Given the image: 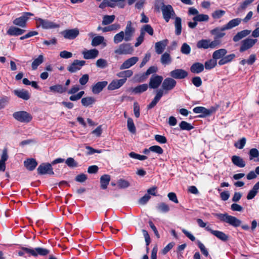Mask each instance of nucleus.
Returning <instances> with one entry per match:
<instances>
[{"instance_id":"nucleus-51","label":"nucleus","mask_w":259,"mask_h":259,"mask_svg":"<svg viewBox=\"0 0 259 259\" xmlns=\"http://www.w3.org/2000/svg\"><path fill=\"white\" fill-rule=\"evenodd\" d=\"M127 126L128 130L132 133L135 134L136 131V127L133 120L131 118H128L127 121Z\"/></svg>"},{"instance_id":"nucleus-37","label":"nucleus","mask_w":259,"mask_h":259,"mask_svg":"<svg viewBox=\"0 0 259 259\" xmlns=\"http://www.w3.org/2000/svg\"><path fill=\"white\" fill-rule=\"evenodd\" d=\"M110 181V176L108 175H104L100 178L101 188L106 189Z\"/></svg>"},{"instance_id":"nucleus-59","label":"nucleus","mask_w":259,"mask_h":259,"mask_svg":"<svg viewBox=\"0 0 259 259\" xmlns=\"http://www.w3.org/2000/svg\"><path fill=\"white\" fill-rule=\"evenodd\" d=\"M118 186L120 188H126L130 186V183L123 179H120L117 182Z\"/></svg>"},{"instance_id":"nucleus-6","label":"nucleus","mask_w":259,"mask_h":259,"mask_svg":"<svg viewBox=\"0 0 259 259\" xmlns=\"http://www.w3.org/2000/svg\"><path fill=\"white\" fill-rule=\"evenodd\" d=\"M23 249L27 253V254L34 256H36L38 255L42 256L46 255L50 252L49 250L41 247H36L35 249L23 248Z\"/></svg>"},{"instance_id":"nucleus-30","label":"nucleus","mask_w":259,"mask_h":259,"mask_svg":"<svg viewBox=\"0 0 259 259\" xmlns=\"http://www.w3.org/2000/svg\"><path fill=\"white\" fill-rule=\"evenodd\" d=\"M242 19L241 18H235L233 19L230 21L226 25H224L225 27V29L227 30H229L232 29L233 28L238 26L241 22Z\"/></svg>"},{"instance_id":"nucleus-9","label":"nucleus","mask_w":259,"mask_h":259,"mask_svg":"<svg viewBox=\"0 0 259 259\" xmlns=\"http://www.w3.org/2000/svg\"><path fill=\"white\" fill-rule=\"evenodd\" d=\"M157 70V68L155 66L150 67L147 71L142 74H137L134 77V79L136 82H140L143 81L147 76L153 73H155Z\"/></svg>"},{"instance_id":"nucleus-22","label":"nucleus","mask_w":259,"mask_h":259,"mask_svg":"<svg viewBox=\"0 0 259 259\" xmlns=\"http://www.w3.org/2000/svg\"><path fill=\"white\" fill-rule=\"evenodd\" d=\"M193 111L195 113H201L202 115L199 116L201 117L209 115L213 112L212 109H207L201 106L195 107Z\"/></svg>"},{"instance_id":"nucleus-47","label":"nucleus","mask_w":259,"mask_h":259,"mask_svg":"<svg viewBox=\"0 0 259 259\" xmlns=\"http://www.w3.org/2000/svg\"><path fill=\"white\" fill-rule=\"evenodd\" d=\"M114 15H105L103 17L102 24L103 25H107L112 23L115 19Z\"/></svg>"},{"instance_id":"nucleus-18","label":"nucleus","mask_w":259,"mask_h":259,"mask_svg":"<svg viewBox=\"0 0 259 259\" xmlns=\"http://www.w3.org/2000/svg\"><path fill=\"white\" fill-rule=\"evenodd\" d=\"M139 58L137 57H133L126 60L120 66V70L128 69L134 66L138 61Z\"/></svg>"},{"instance_id":"nucleus-24","label":"nucleus","mask_w":259,"mask_h":259,"mask_svg":"<svg viewBox=\"0 0 259 259\" xmlns=\"http://www.w3.org/2000/svg\"><path fill=\"white\" fill-rule=\"evenodd\" d=\"M225 30H227V29H225V27L223 26L221 27H216L211 30L210 33L215 35L214 38L219 39V38L223 37L226 35V33L223 32Z\"/></svg>"},{"instance_id":"nucleus-4","label":"nucleus","mask_w":259,"mask_h":259,"mask_svg":"<svg viewBox=\"0 0 259 259\" xmlns=\"http://www.w3.org/2000/svg\"><path fill=\"white\" fill-rule=\"evenodd\" d=\"M13 117L17 121L24 123H28L32 119L31 114L25 111L15 112L13 114Z\"/></svg>"},{"instance_id":"nucleus-64","label":"nucleus","mask_w":259,"mask_h":259,"mask_svg":"<svg viewBox=\"0 0 259 259\" xmlns=\"http://www.w3.org/2000/svg\"><path fill=\"white\" fill-rule=\"evenodd\" d=\"M150 196L149 194H146L143 197H141L138 201V202L141 205H145L147 203L150 198Z\"/></svg>"},{"instance_id":"nucleus-55","label":"nucleus","mask_w":259,"mask_h":259,"mask_svg":"<svg viewBox=\"0 0 259 259\" xmlns=\"http://www.w3.org/2000/svg\"><path fill=\"white\" fill-rule=\"evenodd\" d=\"M221 44V41L217 38H214V40L212 41H211L210 39H209V48L212 49L217 48L220 46Z\"/></svg>"},{"instance_id":"nucleus-33","label":"nucleus","mask_w":259,"mask_h":259,"mask_svg":"<svg viewBox=\"0 0 259 259\" xmlns=\"http://www.w3.org/2000/svg\"><path fill=\"white\" fill-rule=\"evenodd\" d=\"M227 53V51L225 49H220L218 50L215 51L212 53V58L214 59L216 61L218 59H222L224 56H225Z\"/></svg>"},{"instance_id":"nucleus-14","label":"nucleus","mask_w":259,"mask_h":259,"mask_svg":"<svg viewBox=\"0 0 259 259\" xmlns=\"http://www.w3.org/2000/svg\"><path fill=\"white\" fill-rule=\"evenodd\" d=\"M79 30L77 28L66 29L61 32V34L66 39H73L79 34Z\"/></svg>"},{"instance_id":"nucleus-21","label":"nucleus","mask_w":259,"mask_h":259,"mask_svg":"<svg viewBox=\"0 0 259 259\" xmlns=\"http://www.w3.org/2000/svg\"><path fill=\"white\" fill-rule=\"evenodd\" d=\"M108 84L107 81H99L94 84L92 88V91L94 94H98Z\"/></svg>"},{"instance_id":"nucleus-49","label":"nucleus","mask_w":259,"mask_h":259,"mask_svg":"<svg viewBox=\"0 0 259 259\" xmlns=\"http://www.w3.org/2000/svg\"><path fill=\"white\" fill-rule=\"evenodd\" d=\"M209 20V16L206 14H198L193 18L194 21L203 22L208 21Z\"/></svg>"},{"instance_id":"nucleus-28","label":"nucleus","mask_w":259,"mask_h":259,"mask_svg":"<svg viewBox=\"0 0 259 259\" xmlns=\"http://www.w3.org/2000/svg\"><path fill=\"white\" fill-rule=\"evenodd\" d=\"M236 57L235 54H231L228 55H225L223 57L222 59L220 60L218 62V64L220 66L229 63L233 61Z\"/></svg>"},{"instance_id":"nucleus-16","label":"nucleus","mask_w":259,"mask_h":259,"mask_svg":"<svg viewBox=\"0 0 259 259\" xmlns=\"http://www.w3.org/2000/svg\"><path fill=\"white\" fill-rule=\"evenodd\" d=\"M99 52L96 49H93L91 50H85L82 52L83 58L84 59H94L96 58L99 55Z\"/></svg>"},{"instance_id":"nucleus-35","label":"nucleus","mask_w":259,"mask_h":259,"mask_svg":"<svg viewBox=\"0 0 259 259\" xmlns=\"http://www.w3.org/2000/svg\"><path fill=\"white\" fill-rule=\"evenodd\" d=\"M204 65L203 64L199 62L194 63L191 67L190 70L192 73H199L204 70Z\"/></svg>"},{"instance_id":"nucleus-25","label":"nucleus","mask_w":259,"mask_h":259,"mask_svg":"<svg viewBox=\"0 0 259 259\" xmlns=\"http://www.w3.org/2000/svg\"><path fill=\"white\" fill-rule=\"evenodd\" d=\"M24 165L28 170L32 171L36 167L37 162L35 159L28 158L24 161Z\"/></svg>"},{"instance_id":"nucleus-60","label":"nucleus","mask_w":259,"mask_h":259,"mask_svg":"<svg viewBox=\"0 0 259 259\" xmlns=\"http://www.w3.org/2000/svg\"><path fill=\"white\" fill-rule=\"evenodd\" d=\"M246 140L245 138H242L240 140L235 143V146L239 149H242L246 144Z\"/></svg>"},{"instance_id":"nucleus-58","label":"nucleus","mask_w":259,"mask_h":259,"mask_svg":"<svg viewBox=\"0 0 259 259\" xmlns=\"http://www.w3.org/2000/svg\"><path fill=\"white\" fill-rule=\"evenodd\" d=\"M191 51V48L187 43H184L181 48V52L183 54L188 55Z\"/></svg>"},{"instance_id":"nucleus-41","label":"nucleus","mask_w":259,"mask_h":259,"mask_svg":"<svg viewBox=\"0 0 259 259\" xmlns=\"http://www.w3.org/2000/svg\"><path fill=\"white\" fill-rule=\"evenodd\" d=\"M209 39H201L197 42V48L199 49H207L209 48Z\"/></svg>"},{"instance_id":"nucleus-48","label":"nucleus","mask_w":259,"mask_h":259,"mask_svg":"<svg viewBox=\"0 0 259 259\" xmlns=\"http://www.w3.org/2000/svg\"><path fill=\"white\" fill-rule=\"evenodd\" d=\"M217 64V61L212 58L205 62L204 66L207 70H210L213 68Z\"/></svg>"},{"instance_id":"nucleus-42","label":"nucleus","mask_w":259,"mask_h":259,"mask_svg":"<svg viewBox=\"0 0 259 259\" xmlns=\"http://www.w3.org/2000/svg\"><path fill=\"white\" fill-rule=\"evenodd\" d=\"M44 61V56L40 55L38 57L35 59L31 64V67L32 70H36L38 66L40 65Z\"/></svg>"},{"instance_id":"nucleus-52","label":"nucleus","mask_w":259,"mask_h":259,"mask_svg":"<svg viewBox=\"0 0 259 259\" xmlns=\"http://www.w3.org/2000/svg\"><path fill=\"white\" fill-rule=\"evenodd\" d=\"M179 126L182 130L190 131L192 130L194 127L189 123L182 121L180 123Z\"/></svg>"},{"instance_id":"nucleus-3","label":"nucleus","mask_w":259,"mask_h":259,"mask_svg":"<svg viewBox=\"0 0 259 259\" xmlns=\"http://www.w3.org/2000/svg\"><path fill=\"white\" fill-rule=\"evenodd\" d=\"M35 19L38 26H40L45 29H55L60 27L59 24L47 19H43L40 18H36Z\"/></svg>"},{"instance_id":"nucleus-62","label":"nucleus","mask_w":259,"mask_h":259,"mask_svg":"<svg viewBox=\"0 0 259 259\" xmlns=\"http://www.w3.org/2000/svg\"><path fill=\"white\" fill-rule=\"evenodd\" d=\"M225 14V11L222 10H216L212 14V17L214 19H219Z\"/></svg>"},{"instance_id":"nucleus-12","label":"nucleus","mask_w":259,"mask_h":259,"mask_svg":"<svg viewBox=\"0 0 259 259\" xmlns=\"http://www.w3.org/2000/svg\"><path fill=\"white\" fill-rule=\"evenodd\" d=\"M163 77L156 74L153 75L149 80V86L151 89L158 88L162 83Z\"/></svg>"},{"instance_id":"nucleus-40","label":"nucleus","mask_w":259,"mask_h":259,"mask_svg":"<svg viewBox=\"0 0 259 259\" xmlns=\"http://www.w3.org/2000/svg\"><path fill=\"white\" fill-rule=\"evenodd\" d=\"M171 61L172 59L170 55L167 52H165L161 56L160 62L163 65H166L170 64Z\"/></svg>"},{"instance_id":"nucleus-2","label":"nucleus","mask_w":259,"mask_h":259,"mask_svg":"<svg viewBox=\"0 0 259 259\" xmlns=\"http://www.w3.org/2000/svg\"><path fill=\"white\" fill-rule=\"evenodd\" d=\"M134 52L133 47L130 43L120 44L114 51L115 54L118 55H131Z\"/></svg>"},{"instance_id":"nucleus-63","label":"nucleus","mask_w":259,"mask_h":259,"mask_svg":"<svg viewBox=\"0 0 259 259\" xmlns=\"http://www.w3.org/2000/svg\"><path fill=\"white\" fill-rule=\"evenodd\" d=\"M197 244H198V246L199 248H200L201 252L205 256H207L208 255V252L207 249L205 248L204 244L199 240L197 241Z\"/></svg>"},{"instance_id":"nucleus-13","label":"nucleus","mask_w":259,"mask_h":259,"mask_svg":"<svg viewBox=\"0 0 259 259\" xmlns=\"http://www.w3.org/2000/svg\"><path fill=\"white\" fill-rule=\"evenodd\" d=\"M135 31V29L132 26V22L131 21H128L124 31L125 41H129L132 40Z\"/></svg>"},{"instance_id":"nucleus-61","label":"nucleus","mask_w":259,"mask_h":259,"mask_svg":"<svg viewBox=\"0 0 259 259\" xmlns=\"http://www.w3.org/2000/svg\"><path fill=\"white\" fill-rule=\"evenodd\" d=\"M66 164L70 167H77L78 165L77 163L74 160L73 158L69 157L65 161Z\"/></svg>"},{"instance_id":"nucleus-57","label":"nucleus","mask_w":259,"mask_h":259,"mask_svg":"<svg viewBox=\"0 0 259 259\" xmlns=\"http://www.w3.org/2000/svg\"><path fill=\"white\" fill-rule=\"evenodd\" d=\"M249 159L252 160L254 158H257L259 156V151L256 148H252L249 152Z\"/></svg>"},{"instance_id":"nucleus-45","label":"nucleus","mask_w":259,"mask_h":259,"mask_svg":"<svg viewBox=\"0 0 259 259\" xmlns=\"http://www.w3.org/2000/svg\"><path fill=\"white\" fill-rule=\"evenodd\" d=\"M133 74V72L131 70H126L121 71L117 74L118 77L122 78V79H126L128 77L132 76Z\"/></svg>"},{"instance_id":"nucleus-44","label":"nucleus","mask_w":259,"mask_h":259,"mask_svg":"<svg viewBox=\"0 0 259 259\" xmlns=\"http://www.w3.org/2000/svg\"><path fill=\"white\" fill-rule=\"evenodd\" d=\"M123 40L125 41L124 33L123 31H121L119 33L116 34L113 38V41L115 44H118Z\"/></svg>"},{"instance_id":"nucleus-32","label":"nucleus","mask_w":259,"mask_h":259,"mask_svg":"<svg viewBox=\"0 0 259 259\" xmlns=\"http://www.w3.org/2000/svg\"><path fill=\"white\" fill-rule=\"evenodd\" d=\"M96 101L95 98L93 97H87L82 98L81 100L82 105L85 107L92 106Z\"/></svg>"},{"instance_id":"nucleus-23","label":"nucleus","mask_w":259,"mask_h":259,"mask_svg":"<svg viewBox=\"0 0 259 259\" xmlns=\"http://www.w3.org/2000/svg\"><path fill=\"white\" fill-rule=\"evenodd\" d=\"M13 93L18 98L24 100H28L30 98V95L28 91L24 89L15 90Z\"/></svg>"},{"instance_id":"nucleus-34","label":"nucleus","mask_w":259,"mask_h":259,"mask_svg":"<svg viewBox=\"0 0 259 259\" xmlns=\"http://www.w3.org/2000/svg\"><path fill=\"white\" fill-rule=\"evenodd\" d=\"M175 27V34L180 35L182 32V19L180 17H176L174 22Z\"/></svg>"},{"instance_id":"nucleus-10","label":"nucleus","mask_w":259,"mask_h":259,"mask_svg":"<svg viewBox=\"0 0 259 259\" xmlns=\"http://www.w3.org/2000/svg\"><path fill=\"white\" fill-rule=\"evenodd\" d=\"M37 170L38 174L40 175L49 174L53 175L54 174L52 164L49 163H41L39 165Z\"/></svg>"},{"instance_id":"nucleus-20","label":"nucleus","mask_w":259,"mask_h":259,"mask_svg":"<svg viewBox=\"0 0 259 259\" xmlns=\"http://www.w3.org/2000/svg\"><path fill=\"white\" fill-rule=\"evenodd\" d=\"M168 40L167 39L158 41L155 44V52L157 54H161L163 53L165 47L168 44Z\"/></svg>"},{"instance_id":"nucleus-27","label":"nucleus","mask_w":259,"mask_h":259,"mask_svg":"<svg viewBox=\"0 0 259 259\" xmlns=\"http://www.w3.org/2000/svg\"><path fill=\"white\" fill-rule=\"evenodd\" d=\"M28 20V17L26 16H22L15 19L13 23L14 25H17L22 28L26 27V22Z\"/></svg>"},{"instance_id":"nucleus-39","label":"nucleus","mask_w":259,"mask_h":259,"mask_svg":"<svg viewBox=\"0 0 259 259\" xmlns=\"http://www.w3.org/2000/svg\"><path fill=\"white\" fill-rule=\"evenodd\" d=\"M148 89V85L147 84H142L134 88H131L130 91L135 94H141L145 92Z\"/></svg>"},{"instance_id":"nucleus-15","label":"nucleus","mask_w":259,"mask_h":259,"mask_svg":"<svg viewBox=\"0 0 259 259\" xmlns=\"http://www.w3.org/2000/svg\"><path fill=\"white\" fill-rule=\"evenodd\" d=\"M188 72L182 69H176L170 72V76L174 79H184L188 76Z\"/></svg>"},{"instance_id":"nucleus-43","label":"nucleus","mask_w":259,"mask_h":259,"mask_svg":"<svg viewBox=\"0 0 259 259\" xmlns=\"http://www.w3.org/2000/svg\"><path fill=\"white\" fill-rule=\"evenodd\" d=\"M156 208L158 211L162 213H166L170 210L169 206L164 202L158 204Z\"/></svg>"},{"instance_id":"nucleus-17","label":"nucleus","mask_w":259,"mask_h":259,"mask_svg":"<svg viewBox=\"0 0 259 259\" xmlns=\"http://www.w3.org/2000/svg\"><path fill=\"white\" fill-rule=\"evenodd\" d=\"M206 230L223 241H227L229 239V236L222 231L213 230L209 226H207Z\"/></svg>"},{"instance_id":"nucleus-31","label":"nucleus","mask_w":259,"mask_h":259,"mask_svg":"<svg viewBox=\"0 0 259 259\" xmlns=\"http://www.w3.org/2000/svg\"><path fill=\"white\" fill-rule=\"evenodd\" d=\"M231 160L232 163L235 165L239 167H244L246 165L245 162L243 160V159L238 156H233L231 158Z\"/></svg>"},{"instance_id":"nucleus-54","label":"nucleus","mask_w":259,"mask_h":259,"mask_svg":"<svg viewBox=\"0 0 259 259\" xmlns=\"http://www.w3.org/2000/svg\"><path fill=\"white\" fill-rule=\"evenodd\" d=\"M221 44V41L217 38H214V40L212 41H211L210 39H209V48L212 49L217 48L220 46Z\"/></svg>"},{"instance_id":"nucleus-11","label":"nucleus","mask_w":259,"mask_h":259,"mask_svg":"<svg viewBox=\"0 0 259 259\" xmlns=\"http://www.w3.org/2000/svg\"><path fill=\"white\" fill-rule=\"evenodd\" d=\"M85 64L84 60H75L68 67V70L71 73H74L81 69V67Z\"/></svg>"},{"instance_id":"nucleus-29","label":"nucleus","mask_w":259,"mask_h":259,"mask_svg":"<svg viewBox=\"0 0 259 259\" xmlns=\"http://www.w3.org/2000/svg\"><path fill=\"white\" fill-rule=\"evenodd\" d=\"M25 30L18 27L11 26L7 31V33L11 36H18L23 34Z\"/></svg>"},{"instance_id":"nucleus-38","label":"nucleus","mask_w":259,"mask_h":259,"mask_svg":"<svg viewBox=\"0 0 259 259\" xmlns=\"http://www.w3.org/2000/svg\"><path fill=\"white\" fill-rule=\"evenodd\" d=\"M49 89L51 92L60 94L63 93L67 91V88L64 87L61 84H57L51 86L49 88Z\"/></svg>"},{"instance_id":"nucleus-8","label":"nucleus","mask_w":259,"mask_h":259,"mask_svg":"<svg viewBox=\"0 0 259 259\" xmlns=\"http://www.w3.org/2000/svg\"><path fill=\"white\" fill-rule=\"evenodd\" d=\"M257 39H252L250 38H246L241 41V46L239 48V52H244L251 48L257 42Z\"/></svg>"},{"instance_id":"nucleus-1","label":"nucleus","mask_w":259,"mask_h":259,"mask_svg":"<svg viewBox=\"0 0 259 259\" xmlns=\"http://www.w3.org/2000/svg\"><path fill=\"white\" fill-rule=\"evenodd\" d=\"M214 216L221 221L225 222L229 225L237 227L241 224V221L237 218L230 215L228 213H215Z\"/></svg>"},{"instance_id":"nucleus-5","label":"nucleus","mask_w":259,"mask_h":259,"mask_svg":"<svg viewBox=\"0 0 259 259\" xmlns=\"http://www.w3.org/2000/svg\"><path fill=\"white\" fill-rule=\"evenodd\" d=\"M161 10L163 19L167 23L169 22L170 19L174 18L176 15L172 6L170 5H165L163 4L161 8Z\"/></svg>"},{"instance_id":"nucleus-36","label":"nucleus","mask_w":259,"mask_h":259,"mask_svg":"<svg viewBox=\"0 0 259 259\" xmlns=\"http://www.w3.org/2000/svg\"><path fill=\"white\" fill-rule=\"evenodd\" d=\"M258 189H259V181L257 183H256L253 187V188L249 191V192L247 195L246 198L248 200L253 199L255 196V195L257 194Z\"/></svg>"},{"instance_id":"nucleus-50","label":"nucleus","mask_w":259,"mask_h":259,"mask_svg":"<svg viewBox=\"0 0 259 259\" xmlns=\"http://www.w3.org/2000/svg\"><path fill=\"white\" fill-rule=\"evenodd\" d=\"M96 65L98 68L103 69L108 66V63L106 60L100 58L97 60Z\"/></svg>"},{"instance_id":"nucleus-26","label":"nucleus","mask_w":259,"mask_h":259,"mask_svg":"<svg viewBox=\"0 0 259 259\" xmlns=\"http://www.w3.org/2000/svg\"><path fill=\"white\" fill-rule=\"evenodd\" d=\"M251 33V30H243L237 33L233 37V40L234 42H238L241 39L247 36Z\"/></svg>"},{"instance_id":"nucleus-19","label":"nucleus","mask_w":259,"mask_h":259,"mask_svg":"<svg viewBox=\"0 0 259 259\" xmlns=\"http://www.w3.org/2000/svg\"><path fill=\"white\" fill-rule=\"evenodd\" d=\"M126 79L113 80L108 86L109 90H114L122 87L126 82Z\"/></svg>"},{"instance_id":"nucleus-53","label":"nucleus","mask_w":259,"mask_h":259,"mask_svg":"<svg viewBox=\"0 0 259 259\" xmlns=\"http://www.w3.org/2000/svg\"><path fill=\"white\" fill-rule=\"evenodd\" d=\"M120 28V25L118 24H113L103 28V32H108L117 30Z\"/></svg>"},{"instance_id":"nucleus-56","label":"nucleus","mask_w":259,"mask_h":259,"mask_svg":"<svg viewBox=\"0 0 259 259\" xmlns=\"http://www.w3.org/2000/svg\"><path fill=\"white\" fill-rule=\"evenodd\" d=\"M141 31H143L144 34L147 32L150 35H153L154 31L152 27L149 24L144 25L141 29Z\"/></svg>"},{"instance_id":"nucleus-46","label":"nucleus","mask_w":259,"mask_h":259,"mask_svg":"<svg viewBox=\"0 0 259 259\" xmlns=\"http://www.w3.org/2000/svg\"><path fill=\"white\" fill-rule=\"evenodd\" d=\"M104 37L102 36H97L92 39L91 45L93 47L98 46L103 44Z\"/></svg>"},{"instance_id":"nucleus-7","label":"nucleus","mask_w":259,"mask_h":259,"mask_svg":"<svg viewBox=\"0 0 259 259\" xmlns=\"http://www.w3.org/2000/svg\"><path fill=\"white\" fill-rule=\"evenodd\" d=\"M177 84V81L172 77L165 78L162 83L161 88L163 89L165 93L173 90Z\"/></svg>"}]
</instances>
